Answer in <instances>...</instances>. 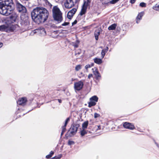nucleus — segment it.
Instances as JSON below:
<instances>
[{
    "label": "nucleus",
    "mask_w": 159,
    "mask_h": 159,
    "mask_svg": "<svg viewBox=\"0 0 159 159\" xmlns=\"http://www.w3.org/2000/svg\"><path fill=\"white\" fill-rule=\"evenodd\" d=\"M31 14L33 20L36 24L39 25L44 23L48 19L49 12L46 8L39 7L34 8Z\"/></svg>",
    "instance_id": "obj_1"
},
{
    "label": "nucleus",
    "mask_w": 159,
    "mask_h": 159,
    "mask_svg": "<svg viewBox=\"0 0 159 159\" xmlns=\"http://www.w3.org/2000/svg\"><path fill=\"white\" fill-rule=\"evenodd\" d=\"M14 6L12 0H0V14L8 16L13 10Z\"/></svg>",
    "instance_id": "obj_2"
},
{
    "label": "nucleus",
    "mask_w": 159,
    "mask_h": 159,
    "mask_svg": "<svg viewBox=\"0 0 159 159\" xmlns=\"http://www.w3.org/2000/svg\"><path fill=\"white\" fill-rule=\"evenodd\" d=\"M52 15L54 20L57 23H60L62 21V13L57 6H54L53 7Z\"/></svg>",
    "instance_id": "obj_3"
},
{
    "label": "nucleus",
    "mask_w": 159,
    "mask_h": 159,
    "mask_svg": "<svg viewBox=\"0 0 159 159\" xmlns=\"http://www.w3.org/2000/svg\"><path fill=\"white\" fill-rule=\"evenodd\" d=\"M80 126V125L78 124H72L69 130L66 134V135H68V136L71 137L75 134Z\"/></svg>",
    "instance_id": "obj_4"
},
{
    "label": "nucleus",
    "mask_w": 159,
    "mask_h": 159,
    "mask_svg": "<svg viewBox=\"0 0 159 159\" xmlns=\"http://www.w3.org/2000/svg\"><path fill=\"white\" fill-rule=\"evenodd\" d=\"M16 9L18 12L22 14H24L26 12L27 10L24 6L18 2H16Z\"/></svg>",
    "instance_id": "obj_5"
},
{
    "label": "nucleus",
    "mask_w": 159,
    "mask_h": 159,
    "mask_svg": "<svg viewBox=\"0 0 159 159\" xmlns=\"http://www.w3.org/2000/svg\"><path fill=\"white\" fill-rule=\"evenodd\" d=\"M14 27L12 26L9 27L7 25H0V31H5L8 32V31L12 32L14 31Z\"/></svg>",
    "instance_id": "obj_6"
},
{
    "label": "nucleus",
    "mask_w": 159,
    "mask_h": 159,
    "mask_svg": "<svg viewBox=\"0 0 159 159\" xmlns=\"http://www.w3.org/2000/svg\"><path fill=\"white\" fill-rule=\"evenodd\" d=\"M123 126L125 128L131 130H133L135 129L133 124L127 122L123 123Z\"/></svg>",
    "instance_id": "obj_7"
},
{
    "label": "nucleus",
    "mask_w": 159,
    "mask_h": 159,
    "mask_svg": "<svg viewBox=\"0 0 159 159\" xmlns=\"http://www.w3.org/2000/svg\"><path fill=\"white\" fill-rule=\"evenodd\" d=\"M74 85L75 89L77 91H80L83 88L84 83L82 81H80L78 82H75Z\"/></svg>",
    "instance_id": "obj_8"
},
{
    "label": "nucleus",
    "mask_w": 159,
    "mask_h": 159,
    "mask_svg": "<svg viewBox=\"0 0 159 159\" xmlns=\"http://www.w3.org/2000/svg\"><path fill=\"white\" fill-rule=\"evenodd\" d=\"M75 5L73 0H66L64 3L65 7L67 9H70L73 7Z\"/></svg>",
    "instance_id": "obj_9"
},
{
    "label": "nucleus",
    "mask_w": 159,
    "mask_h": 159,
    "mask_svg": "<svg viewBox=\"0 0 159 159\" xmlns=\"http://www.w3.org/2000/svg\"><path fill=\"white\" fill-rule=\"evenodd\" d=\"M28 101L26 97L20 98L17 102V104L22 106L25 105L27 102Z\"/></svg>",
    "instance_id": "obj_10"
},
{
    "label": "nucleus",
    "mask_w": 159,
    "mask_h": 159,
    "mask_svg": "<svg viewBox=\"0 0 159 159\" xmlns=\"http://www.w3.org/2000/svg\"><path fill=\"white\" fill-rule=\"evenodd\" d=\"M92 70L94 75L96 77V80H98L100 79L101 75L98 71V68L97 67H94L92 69Z\"/></svg>",
    "instance_id": "obj_11"
},
{
    "label": "nucleus",
    "mask_w": 159,
    "mask_h": 159,
    "mask_svg": "<svg viewBox=\"0 0 159 159\" xmlns=\"http://www.w3.org/2000/svg\"><path fill=\"white\" fill-rule=\"evenodd\" d=\"M77 11V9L75 8H73L67 14V17L69 19H71L73 17Z\"/></svg>",
    "instance_id": "obj_12"
},
{
    "label": "nucleus",
    "mask_w": 159,
    "mask_h": 159,
    "mask_svg": "<svg viewBox=\"0 0 159 159\" xmlns=\"http://www.w3.org/2000/svg\"><path fill=\"white\" fill-rule=\"evenodd\" d=\"M24 16H21L20 24L22 26H25L28 25L29 21L28 19L27 18H23Z\"/></svg>",
    "instance_id": "obj_13"
},
{
    "label": "nucleus",
    "mask_w": 159,
    "mask_h": 159,
    "mask_svg": "<svg viewBox=\"0 0 159 159\" xmlns=\"http://www.w3.org/2000/svg\"><path fill=\"white\" fill-rule=\"evenodd\" d=\"M43 4L44 7L50 9H51L52 6V5L48 0H43Z\"/></svg>",
    "instance_id": "obj_14"
},
{
    "label": "nucleus",
    "mask_w": 159,
    "mask_h": 159,
    "mask_svg": "<svg viewBox=\"0 0 159 159\" xmlns=\"http://www.w3.org/2000/svg\"><path fill=\"white\" fill-rule=\"evenodd\" d=\"M144 14V12H141L139 13L137 16L136 18V22L137 23H138L140 21V20L142 19V17Z\"/></svg>",
    "instance_id": "obj_15"
},
{
    "label": "nucleus",
    "mask_w": 159,
    "mask_h": 159,
    "mask_svg": "<svg viewBox=\"0 0 159 159\" xmlns=\"http://www.w3.org/2000/svg\"><path fill=\"white\" fill-rule=\"evenodd\" d=\"M87 8L86 7L84 6H83L82 8L81 9L80 12L79 13V15L80 16H83L84 15L86 12Z\"/></svg>",
    "instance_id": "obj_16"
},
{
    "label": "nucleus",
    "mask_w": 159,
    "mask_h": 159,
    "mask_svg": "<svg viewBox=\"0 0 159 159\" xmlns=\"http://www.w3.org/2000/svg\"><path fill=\"white\" fill-rule=\"evenodd\" d=\"M18 17V16L16 14H13L10 16V20L12 22H15Z\"/></svg>",
    "instance_id": "obj_17"
},
{
    "label": "nucleus",
    "mask_w": 159,
    "mask_h": 159,
    "mask_svg": "<svg viewBox=\"0 0 159 159\" xmlns=\"http://www.w3.org/2000/svg\"><path fill=\"white\" fill-rule=\"evenodd\" d=\"M108 47H106L105 49H104L102 50L101 55L102 58L104 57L106 54V53L108 51Z\"/></svg>",
    "instance_id": "obj_18"
},
{
    "label": "nucleus",
    "mask_w": 159,
    "mask_h": 159,
    "mask_svg": "<svg viewBox=\"0 0 159 159\" xmlns=\"http://www.w3.org/2000/svg\"><path fill=\"white\" fill-rule=\"evenodd\" d=\"M94 61L95 63L98 65L101 64L102 62V59L97 58H95L94 59Z\"/></svg>",
    "instance_id": "obj_19"
},
{
    "label": "nucleus",
    "mask_w": 159,
    "mask_h": 159,
    "mask_svg": "<svg viewBox=\"0 0 159 159\" xmlns=\"http://www.w3.org/2000/svg\"><path fill=\"white\" fill-rule=\"evenodd\" d=\"M117 26V24L114 23L108 27V29L109 30H115Z\"/></svg>",
    "instance_id": "obj_20"
},
{
    "label": "nucleus",
    "mask_w": 159,
    "mask_h": 159,
    "mask_svg": "<svg viewBox=\"0 0 159 159\" xmlns=\"http://www.w3.org/2000/svg\"><path fill=\"white\" fill-rule=\"evenodd\" d=\"M91 1V0H87V1H84V3L83 6H84L87 8V7L90 5Z\"/></svg>",
    "instance_id": "obj_21"
},
{
    "label": "nucleus",
    "mask_w": 159,
    "mask_h": 159,
    "mask_svg": "<svg viewBox=\"0 0 159 159\" xmlns=\"http://www.w3.org/2000/svg\"><path fill=\"white\" fill-rule=\"evenodd\" d=\"M100 33L99 30H96L94 32V35L95 37V39L96 40H97L98 38V36L99 35Z\"/></svg>",
    "instance_id": "obj_22"
},
{
    "label": "nucleus",
    "mask_w": 159,
    "mask_h": 159,
    "mask_svg": "<svg viewBox=\"0 0 159 159\" xmlns=\"http://www.w3.org/2000/svg\"><path fill=\"white\" fill-rule=\"evenodd\" d=\"M88 121H85L84 122L82 125V128L83 129H86L88 125Z\"/></svg>",
    "instance_id": "obj_23"
},
{
    "label": "nucleus",
    "mask_w": 159,
    "mask_h": 159,
    "mask_svg": "<svg viewBox=\"0 0 159 159\" xmlns=\"http://www.w3.org/2000/svg\"><path fill=\"white\" fill-rule=\"evenodd\" d=\"M90 99L91 101H94V102H97L98 101V98L97 96H94L91 98Z\"/></svg>",
    "instance_id": "obj_24"
},
{
    "label": "nucleus",
    "mask_w": 159,
    "mask_h": 159,
    "mask_svg": "<svg viewBox=\"0 0 159 159\" xmlns=\"http://www.w3.org/2000/svg\"><path fill=\"white\" fill-rule=\"evenodd\" d=\"M96 103L95 102L93 101H91L88 103V107H91L92 106L95 105Z\"/></svg>",
    "instance_id": "obj_25"
},
{
    "label": "nucleus",
    "mask_w": 159,
    "mask_h": 159,
    "mask_svg": "<svg viewBox=\"0 0 159 159\" xmlns=\"http://www.w3.org/2000/svg\"><path fill=\"white\" fill-rule=\"evenodd\" d=\"M152 8L156 11H159V4H156Z\"/></svg>",
    "instance_id": "obj_26"
},
{
    "label": "nucleus",
    "mask_w": 159,
    "mask_h": 159,
    "mask_svg": "<svg viewBox=\"0 0 159 159\" xmlns=\"http://www.w3.org/2000/svg\"><path fill=\"white\" fill-rule=\"evenodd\" d=\"M66 126H65L64 125L62 127V130L61 134V136H62L63 134L64 133L66 132Z\"/></svg>",
    "instance_id": "obj_27"
},
{
    "label": "nucleus",
    "mask_w": 159,
    "mask_h": 159,
    "mask_svg": "<svg viewBox=\"0 0 159 159\" xmlns=\"http://www.w3.org/2000/svg\"><path fill=\"white\" fill-rule=\"evenodd\" d=\"M87 134V132L84 130V129H83V130L80 132V134L82 136H84L85 134Z\"/></svg>",
    "instance_id": "obj_28"
},
{
    "label": "nucleus",
    "mask_w": 159,
    "mask_h": 159,
    "mask_svg": "<svg viewBox=\"0 0 159 159\" xmlns=\"http://www.w3.org/2000/svg\"><path fill=\"white\" fill-rule=\"evenodd\" d=\"M81 65H77L75 67V70L76 71H79L81 69Z\"/></svg>",
    "instance_id": "obj_29"
},
{
    "label": "nucleus",
    "mask_w": 159,
    "mask_h": 159,
    "mask_svg": "<svg viewBox=\"0 0 159 159\" xmlns=\"http://www.w3.org/2000/svg\"><path fill=\"white\" fill-rule=\"evenodd\" d=\"M139 6L141 7H145L146 6V3L144 2H142L140 3Z\"/></svg>",
    "instance_id": "obj_30"
},
{
    "label": "nucleus",
    "mask_w": 159,
    "mask_h": 159,
    "mask_svg": "<svg viewBox=\"0 0 159 159\" xmlns=\"http://www.w3.org/2000/svg\"><path fill=\"white\" fill-rule=\"evenodd\" d=\"M62 157L61 155H59L58 156H55V157H52L51 159H60Z\"/></svg>",
    "instance_id": "obj_31"
},
{
    "label": "nucleus",
    "mask_w": 159,
    "mask_h": 159,
    "mask_svg": "<svg viewBox=\"0 0 159 159\" xmlns=\"http://www.w3.org/2000/svg\"><path fill=\"white\" fill-rule=\"evenodd\" d=\"M119 0H111L110 2L112 4H114L117 2Z\"/></svg>",
    "instance_id": "obj_32"
},
{
    "label": "nucleus",
    "mask_w": 159,
    "mask_h": 159,
    "mask_svg": "<svg viewBox=\"0 0 159 159\" xmlns=\"http://www.w3.org/2000/svg\"><path fill=\"white\" fill-rule=\"evenodd\" d=\"M100 115L99 114H98L97 113H94V118H96L98 117H100Z\"/></svg>",
    "instance_id": "obj_33"
},
{
    "label": "nucleus",
    "mask_w": 159,
    "mask_h": 159,
    "mask_svg": "<svg viewBox=\"0 0 159 159\" xmlns=\"http://www.w3.org/2000/svg\"><path fill=\"white\" fill-rule=\"evenodd\" d=\"M70 120V118L69 117L67 118L65 121V123L64 124L65 126H66V125L68 123V122Z\"/></svg>",
    "instance_id": "obj_34"
},
{
    "label": "nucleus",
    "mask_w": 159,
    "mask_h": 159,
    "mask_svg": "<svg viewBox=\"0 0 159 159\" xmlns=\"http://www.w3.org/2000/svg\"><path fill=\"white\" fill-rule=\"evenodd\" d=\"M74 143V141L70 140H69L68 142V144L69 145H71Z\"/></svg>",
    "instance_id": "obj_35"
},
{
    "label": "nucleus",
    "mask_w": 159,
    "mask_h": 159,
    "mask_svg": "<svg viewBox=\"0 0 159 159\" xmlns=\"http://www.w3.org/2000/svg\"><path fill=\"white\" fill-rule=\"evenodd\" d=\"M91 67V66H90V65L89 64L85 66V68L87 70H88V68H90Z\"/></svg>",
    "instance_id": "obj_36"
},
{
    "label": "nucleus",
    "mask_w": 159,
    "mask_h": 159,
    "mask_svg": "<svg viewBox=\"0 0 159 159\" xmlns=\"http://www.w3.org/2000/svg\"><path fill=\"white\" fill-rule=\"evenodd\" d=\"M79 42L77 43H75L73 45V46L75 48H77L78 47Z\"/></svg>",
    "instance_id": "obj_37"
},
{
    "label": "nucleus",
    "mask_w": 159,
    "mask_h": 159,
    "mask_svg": "<svg viewBox=\"0 0 159 159\" xmlns=\"http://www.w3.org/2000/svg\"><path fill=\"white\" fill-rule=\"evenodd\" d=\"M80 16V15L79 14L78 15V16H77V18H76V20L78 21H79L80 20H81V16Z\"/></svg>",
    "instance_id": "obj_38"
},
{
    "label": "nucleus",
    "mask_w": 159,
    "mask_h": 159,
    "mask_svg": "<svg viewBox=\"0 0 159 159\" xmlns=\"http://www.w3.org/2000/svg\"><path fill=\"white\" fill-rule=\"evenodd\" d=\"M70 24L69 22H65L63 24H62L61 25L62 26H66L67 25H68Z\"/></svg>",
    "instance_id": "obj_39"
},
{
    "label": "nucleus",
    "mask_w": 159,
    "mask_h": 159,
    "mask_svg": "<svg viewBox=\"0 0 159 159\" xmlns=\"http://www.w3.org/2000/svg\"><path fill=\"white\" fill-rule=\"evenodd\" d=\"M79 51H78V52H77V51H76V52H75V55H76L77 54H80L81 53V50L80 49H79Z\"/></svg>",
    "instance_id": "obj_40"
},
{
    "label": "nucleus",
    "mask_w": 159,
    "mask_h": 159,
    "mask_svg": "<svg viewBox=\"0 0 159 159\" xmlns=\"http://www.w3.org/2000/svg\"><path fill=\"white\" fill-rule=\"evenodd\" d=\"M54 154V151H51L50 152L49 154L50 155V156H51V157H52V156Z\"/></svg>",
    "instance_id": "obj_41"
},
{
    "label": "nucleus",
    "mask_w": 159,
    "mask_h": 159,
    "mask_svg": "<svg viewBox=\"0 0 159 159\" xmlns=\"http://www.w3.org/2000/svg\"><path fill=\"white\" fill-rule=\"evenodd\" d=\"M93 75L92 74H90L88 76V78L89 79H90L91 78L93 77Z\"/></svg>",
    "instance_id": "obj_42"
},
{
    "label": "nucleus",
    "mask_w": 159,
    "mask_h": 159,
    "mask_svg": "<svg viewBox=\"0 0 159 159\" xmlns=\"http://www.w3.org/2000/svg\"><path fill=\"white\" fill-rule=\"evenodd\" d=\"M136 0H130V2L131 4H134Z\"/></svg>",
    "instance_id": "obj_43"
},
{
    "label": "nucleus",
    "mask_w": 159,
    "mask_h": 159,
    "mask_svg": "<svg viewBox=\"0 0 159 159\" xmlns=\"http://www.w3.org/2000/svg\"><path fill=\"white\" fill-rule=\"evenodd\" d=\"M77 20H75L72 23V25H75L77 23Z\"/></svg>",
    "instance_id": "obj_44"
},
{
    "label": "nucleus",
    "mask_w": 159,
    "mask_h": 159,
    "mask_svg": "<svg viewBox=\"0 0 159 159\" xmlns=\"http://www.w3.org/2000/svg\"><path fill=\"white\" fill-rule=\"evenodd\" d=\"M51 157V156H50L49 154L48 155L46 156V158L47 159H49Z\"/></svg>",
    "instance_id": "obj_45"
},
{
    "label": "nucleus",
    "mask_w": 159,
    "mask_h": 159,
    "mask_svg": "<svg viewBox=\"0 0 159 159\" xmlns=\"http://www.w3.org/2000/svg\"><path fill=\"white\" fill-rule=\"evenodd\" d=\"M49 92L48 90H47V91L46 92V93L44 94V95L45 97L46 96L48 95V94H49Z\"/></svg>",
    "instance_id": "obj_46"
},
{
    "label": "nucleus",
    "mask_w": 159,
    "mask_h": 159,
    "mask_svg": "<svg viewBox=\"0 0 159 159\" xmlns=\"http://www.w3.org/2000/svg\"><path fill=\"white\" fill-rule=\"evenodd\" d=\"M30 97L31 98V100H30V101H31L33 100V98H34V96L33 95H31L30 96Z\"/></svg>",
    "instance_id": "obj_47"
},
{
    "label": "nucleus",
    "mask_w": 159,
    "mask_h": 159,
    "mask_svg": "<svg viewBox=\"0 0 159 159\" xmlns=\"http://www.w3.org/2000/svg\"><path fill=\"white\" fill-rule=\"evenodd\" d=\"M97 129H101V126L100 125H97Z\"/></svg>",
    "instance_id": "obj_48"
},
{
    "label": "nucleus",
    "mask_w": 159,
    "mask_h": 159,
    "mask_svg": "<svg viewBox=\"0 0 159 159\" xmlns=\"http://www.w3.org/2000/svg\"><path fill=\"white\" fill-rule=\"evenodd\" d=\"M75 0V4H76V3H77V2H79L80 0Z\"/></svg>",
    "instance_id": "obj_49"
},
{
    "label": "nucleus",
    "mask_w": 159,
    "mask_h": 159,
    "mask_svg": "<svg viewBox=\"0 0 159 159\" xmlns=\"http://www.w3.org/2000/svg\"><path fill=\"white\" fill-rule=\"evenodd\" d=\"M57 100L59 103H61V102L62 101L61 99H58Z\"/></svg>",
    "instance_id": "obj_50"
},
{
    "label": "nucleus",
    "mask_w": 159,
    "mask_h": 159,
    "mask_svg": "<svg viewBox=\"0 0 159 159\" xmlns=\"http://www.w3.org/2000/svg\"><path fill=\"white\" fill-rule=\"evenodd\" d=\"M3 45V44L2 43H0V48H1Z\"/></svg>",
    "instance_id": "obj_51"
},
{
    "label": "nucleus",
    "mask_w": 159,
    "mask_h": 159,
    "mask_svg": "<svg viewBox=\"0 0 159 159\" xmlns=\"http://www.w3.org/2000/svg\"><path fill=\"white\" fill-rule=\"evenodd\" d=\"M94 63H92L91 65H90V66H91V67L93 66H94Z\"/></svg>",
    "instance_id": "obj_52"
},
{
    "label": "nucleus",
    "mask_w": 159,
    "mask_h": 159,
    "mask_svg": "<svg viewBox=\"0 0 159 159\" xmlns=\"http://www.w3.org/2000/svg\"><path fill=\"white\" fill-rule=\"evenodd\" d=\"M100 48H102L103 47H100Z\"/></svg>",
    "instance_id": "obj_53"
}]
</instances>
